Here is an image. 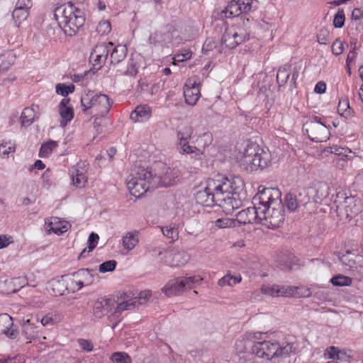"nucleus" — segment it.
<instances>
[{
	"instance_id": "f257e3e1",
	"label": "nucleus",
	"mask_w": 363,
	"mask_h": 363,
	"mask_svg": "<svg viewBox=\"0 0 363 363\" xmlns=\"http://www.w3.org/2000/svg\"><path fill=\"white\" fill-rule=\"evenodd\" d=\"M244 181L239 177L230 179L218 176L202 183L195 193L196 203L203 206H220L225 214H231L242 206L245 198Z\"/></svg>"
},
{
	"instance_id": "f03ea898",
	"label": "nucleus",
	"mask_w": 363,
	"mask_h": 363,
	"mask_svg": "<svg viewBox=\"0 0 363 363\" xmlns=\"http://www.w3.org/2000/svg\"><path fill=\"white\" fill-rule=\"evenodd\" d=\"M281 191L276 188H264L253 197L252 207L236 215L240 224L260 223L267 228H279L284 220Z\"/></svg>"
},
{
	"instance_id": "7ed1b4c3",
	"label": "nucleus",
	"mask_w": 363,
	"mask_h": 363,
	"mask_svg": "<svg viewBox=\"0 0 363 363\" xmlns=\"http://www.w3.org/2000/svg\"><path fill=\"white\" fill-rule=\"evenodd\" d=\"M267 333L256 332L253 337L255 342L252 345V354L264 360H269L274 363L284 362L294 350L290 343L279 344L277 341L265 340Z\"/></svg>"
},
{
	"instance_id": "20e7f679",
	"label": "nucleus",
	"mask_w": 363,
	"mask_h": 363,
	"mask_svg": "<svg viewBox=\"0 0 363 363\" xmlns=\"http://www.w3.org/2000/svg\"><path fill=\"white\" fill-rule=\"evenodd\" d=\"M54 16L60 26L64 28L65 33H67L68 30L70 31L69 35L75 33L85 22L83 11L76 7L72 1H66L57 6Z\"/></svg>"
},
{
	"instance_id": "39448f33",
	"label": "nucleus",
	"mask_w": 363,
	"mask_h": 363,
	"mask_svg": "<svg viewBox=\"0 0 363 363\" xmlns=\"http://www.w3.org/2000/svg\"><path fill=\"white\" fill-rule=\"evenodd\" d=\"M240 166L246 170H256L268 167L271 154L256 143H249L238 158Z\"/></svg>"
},
{
	"instance_id": "423d86ee",
	"label": "nucleus",
	"mask_w": 363,
	"mask_h": 363,
	"mask_svg": "<svg viewBox=\"0 0 363 363\" xmlns=\"http://www.w3.org/2000/svg\"><path fill=\"white\" fill-rule=\"evenodd\" d=\"M256 26L253 19H243L241 26H233L225 29L223 35L222 45L229 49H233L241 43L249 40L252 34V27Z\"/></svg>"
},
{
	"instance_id": "0eeeda50",
	"label": "nucleus",
	"mask_w": 363,
	"mask_h": 363,
	"mask_svg": "<svg viewBox=\"0 0 363 363\" xmlns=\"http://www.w3.org/2000/svg\"><path fill=\"white\" fill-rule=\"evenodd\" d=\"M155 183L152 172L146 169H140L126 179L127 189L135 198L143 196L150 187L155 188Z\"/></svg>"
},
{
	"instance_id": "6e6552de",
	"label": "nucleus",
	"mask_w": 363,
	"mask_h": 363,
	"mask_svg": "<svg viewBox=\"0 0 363 363\" xmlns=\"http://www.w3.org/2000/svg\"><path fill=\"white\" fill-rule=\"evenodd\" d=\"M110 108V100L106 94H99L92 96V114L95 117L94 128L98 134L103 130L106 120L105 116Z\"/></svg>"
},
{
	"instance_id": "1a4fd4ad",
	"label": "nucleus",
	"mask_w": 363,
	"mask_h": 363,
	"mask_svg": "<svg viewBox=\"0 0 363 363\" xmlns=\"http://www.w3.org/2000/svg\"><path fill=\"white\" fill-rule=\"evenodd\" d=\"M308 138L315 143H322L329 138L330 130L324 120L319 116H313L303 125Z\"/></svg>"
},
{
	"instance_id": "9d476101",
	"label": "nucleus",
	"mask_w": 363,
	"mask_h": 363,
	"mask_svg": "<svg viewBox=\"0 0 363 363\" xmlns=\"http://www.w3.org/2000/svg\"><path fill=\"white\" fill-rule=\"evenodd\" d=\"M91 272L88 269H82L72 274L62 277V284L69 293H74L80 290L83 286L89 285Z\"/></svg>"
},
{
	"instance_id": "9b49d317",
	"label": "nucleus",
	"mask_w": 363,
	"mask_h": 363,
	"mask_svg": "<svg viewBox=\"0 0 363 363\" xmlns=\"http://www.w3.org/2000/svg\"><path fill=\"white\" fill-rule=\"evenodd\" d=\"M185 101L190 106H194L201 96L200 82L196 77L189 78L184 86Z\"/></svg>"
},
{
	"instance_id": "f8f14e48",
	"label": "nucleus",
	"mask_w": 363,
	"mask_h": 363,
	"mask_svg": "<svg viewBox=\"0 0 363 363\" xmlns=\"http://www.w3.org/2000/svg\"><path fill=\"white\" fill-rule=\"evenodd\" d=\"M162 255L164 263L172 267L184 266L190 259L187 252L174 249L166 250Z\"/></svg>"
},
{
	"instance_id": "ddd939ff",
	"label": "nucleus",
	"mask_w": 363,
	"mask_h": 363,
	"mask_svg": "<svg viewBox=\"0 0 363 363\" xmlns=\"http://www.w3.org/2000/svg\"><path fill=\"white\" fill-rule=\"evenodd\" d=\"M113 43L103 42L95 46L92 50V55H94V62L92 63V74L101 69L104 66L109 53L108 48H111Z\"/></svg>"
},
{
	"instance_id": "4468645a",
	"label": "nucleus",
	"mask_w": 363,
	"mask_h": 363,
	"mask_svg": "<svg viewBox=\"0 0 363 363\" xmlns=\"http://www.w3.org/2000/svg\"><path fill=\"white\" fill-rule=\"evenodd\" d=\"M160 169L162 170L161 174L152 176L155 181V187L158 186H168L174 185L177 182L178 177L177 172L169 167H166L164 164H160Z\"/></svg>"
},
{
	"instance_id": "2eb2a0df",
	"label": "nucleus",
	"mask_w": 363,
	"mask_h": 363,
	"mask_svg": "<svg viewBox=\"0 0 363 363\" xmlns=\"http://www.w3.org/2000/svg\"><path fill=\"white\" fill-rule=\"evenodd\" d=\"M310 201V197L305 189H302L298 194H287L285 196L286 206L290 211H296L300 206H306Z\"/></svg>"
},
{
	"instance_id": "dca6fc26",
	"label": "nucleus",
	"mask_w": 363,
	"mask_h": 363,
	"mask_svg": "<svg viewBox=\"0 0 363 363\" xmlns=\"http://www.w3.org/2000/svg\"><path fill=\"white\" fill-rule=\"evenodd\" d=\"M58 113L60 116V125L65 127L74 118V109L69 98H63L58 105Z\"/></svg>"
},
{
	"instance_id": "f3484780",
	"label": "nucleus",
	"mask_w": 363,
	"mask_h": 363,
	"mask_svg": "<svg viewBox=\"0 0 363 363\" xmlns=\"http://www.w3.org/2000/svg\"><path fill=\"white\" fill-rule=\"evenodd\" d=\"M18 332L13 325V318L7 313L0 314V335H5L10 339H15Z\"/></svg>"
},
{
	"instance_id": "a211bd4d",
	"label": "nucleus",
	"mask_w": 363,
	"mask_h": 363,
	"mask_svg": "<svg viewBox=\"0 0 363 363\" xmlns=\"http://www.w3.org/2000/svg\"><path fill=\"white\" fill-rule=\"evenodd\" d=\"M70 224L57 217H52L45 222V229L48 234L54 233L60 235L67 232Z\"/></svg>"
},
{
	"instance_id": "6ab92c4d",
	"label": "nucleus",
	"mask_w": 363,
	"mask_h": 363,
	"mask_svg": "<svg viewBox=\"0 0 363 363\" xmlns=\"http://www.w3.org/2000/svg\"><path fill=\"white\" fill-rule=\"evenodd\" d=\"M115 307V300L112 298H98L93 306V314L96 318H101L112 311Z\"/></svg>"
},
{
	"instance_id": "aec40b11",
	"label": "nucleus",
	"mask_w": 363,
	"mask_h": 363,
	"mask_svg": "<svg viewBox=\"0 0 363 363\" xmlns=\"http://www.w3.org/2000/svg\"><path fill=\"white\" fill-rule=\"evenodd\" d=\"M251 4L247 1H228L223 13L227 18H233L240 16L242 13H246L251 9Z\"/></svg>"
},
{
	"instance_id": "412c9836",
	"label": "nucleus",
	"mask_w": 363,
	"mask_h": 363,
	"mask_svg": "<svg viewBox=\"0 0 363 363\" xmlns=\"http://www.w3.org/2000/svg\"><path fill=\"white\" fill-rule=\"evenodd\" d=\"M30 1H16L15 8L12 12V17L14 20L15 25L19 27L20 25L27 19L28 16V11L31 7Z\"/></svg>"
},
{
	"instance_id": "4be33fe9",
	"label": "nucleus",
	"mask_w": 363,
	"mask_h": 363,
	"mask_svg": "<svg viewBox=\"0 0 363 363\" xmlns=\"http://www.w3.org/2000/svg\"><path fill=\"white\" fill-rule=\"evenodd\" d=\"M140 231L134 230L125 233L120 240V243L123 247L125 253L134 250L140 242Z\"/></svg>"
},
{
	"instance_id": "5701e85b",
	"label": "nucleus",
	"mask_w": 363,
	"mask_h": 363,
	"mask_svg": "<svg viewBox=\"0 0 363 363\" xmlns=\"http://www.w3.org/2000/svg\"><path fill=\"white\" fill-rule=\"evenodd\" d=\"M21 335L26 340V342H31L33 340L38 338L40 335L39 326L31 321L28 320H22L21 323Z\"/></svg>"
},
{
	"instance_id": "b1692460",
	"label": "nucleus",
	"mask_w": 363,
	"mask_h": 363,
	"mask_svg": "<svg viewBox=\"0 0 363 363\" xmlns=\"http://www.w3.org/2000/svg\"><path fill=\"white\" fill-rule=\"evenodd\" d=\"M261 291L262 294L276 297L279 296H291L294 294V290L292 287H284L277 284H265L261 287Z\"/></svg>"
},
{
	"instance_id": "393cba45",
	"label": "nucleus",
	"mask_w": 363,
	"mask_h": 363,
	"mask_svg": "<svg viewBox=\"0 0 363 363\" xmlns=\"http://www.w3.org/2000/svg\"><path fill=\"white\" fill-rule=\"evenodd\" d=\"M248 341L245 338L239 339L235 342V350L239 357L240 363H252V350H247Z\"/></svg>"
},
{
	"instance_id": "a878e982",
	"label": "nucleus",
	"mask_w": 363,
	"mask_h": 363,
	"mask_svg": "<svg viewBox=\"0 0 363 363\" xmlns=\"http://www.w3.org/2000/svg\"><path fill=\"white\" fill-rule=\"evenodd\" d=\"M84 163H78L72 169V177L73 184L77 187H83L87 182V176L84 170Z\"/></svg>"
},
{
	"instance_id": "bb28decb",
	"label": "nucleus",
	"mask_w": 363,
	"mask_h": 363,
	"mask_svg": "<svg viewBox=\"0 0 363 363\" xmlns=\"http://www.w3.org/2000/svg\"><path fill=\"white\" fill-rule=\"evenodd\" d=\"M163 292L168 296L177 295L186 291L182 277L169 281L163 288Z\"/></svg>"
},
{
	"instance_id": "cd10ccee",
	"label": "nucleus",
	"mask_w": 363,
	"mask_h": 363,
	"mask_svg": "<svg viewBox=\"0 0 363 363\" xmlns=\"http://www.w3.org/2000/svg\"><path fill=\"white\" fill-rule=\"evenodd\" d=\"M39 107L36 105H32L30 107L25 108L21 116V123L22 125L29 126L34 121L38 119L39 113H38Z\"/></svg>"
},
{
	"instance_id": "c85d7f7f",
	"label": "nucleus",
	"mask_w": 363,
	"mask_h": 363,
	"mask_svg": "<svg viewBox=\"0 0 363 363\" xmlns=\"http://www.w3.org/2000/svg\"><path fill=\"white\" fill-rule=\"evenodd\" d=\"M152 116V108L147 105L138 106L130 113V119L133 122L147 121Z\"/></svg>"
},
{
	"instance_id": "c756f323",
	"label": "nucleus",
	"mask_w": 363,
	"mask_h": 363,
	"mask_svg": "<svg viewBox=\"0 0 363 363\" xmlns=\"http://www.w3.org/2000/svg\"><path fill=\"white\" fill-rule=\"evenodd\" d=\"M174 33H165L162 31H157L154 33L151 34L149 37V43L152 45H163V44H169L175 45L177 43H174L172 40L173 38Z\"/></svg>"
},
{
	"instance_id": "7c9ffc66",
	"label": "nucleus",
	"mask_w": 363,
	"mask_h": 363,
	"mask_svg": "<svg viewBox=\"0 0 363 363\" xmlns=\"http://www.w3.org/2000/svg\"><path fill=\"white\" fill-rule=\"evenodd\" d=\"M135 301H134L133 298L125 300L121 303H116L115 301V307L112 308L111 315L118 318L123 311L135 308L136 307Z\"/></svg>"
},
{
	"instance_id": "2f4dec72",
	"label": "nucleus",
	"mask_w": 363,
	"mask_h": 363,
	"mask_svg": "<svg viewBox=\"0 0 363 363\" xmlns=\"http://www.w3.org/2000/svg\"><path fill=\"white\" fill-rule=\"evenodd\" d=\"M113 46V45H112ZM111 52L110 57L111 63H118L124 60L127 54V48L123 45H118L115 48H108Z\"/></svg>"
},
{
	"instance_id": "473e14b6",
	"label": "nucleus",
	"mask_w": 363,
	"mask_h": 363,
	"mask_svg": "<svg viewBox=\"0 0 363 363\" xmlns=\"http://www.w3.org/2000/svg\"><path fill=\"white\" fill-rule=\"evenodd\" d=\"M62 320V315L57 311H52L42 317L40 323L43 326H50L59 323Z\"/></svg>"
},
{
	"instance_id": "72a5a7b5",
	"label": "nucleus",
	"mask_w": 363,
	"mask_h": 363,
	"mask_svg": "<svg viewBox=\"0 0 363 363\" xmlns=\"http://www.w3.org/2000/svg\"><path fill=\"white\" fill-rule=\"evenodd\" d=\"M242 281V277L240 275L233 276L230 273H228L225 276L222 277L218 281V285L220 287L225 286H234L239 284Z\"/></svg>"
},
{
	"instance_id": "f704fd0d",
	"label": "nucleus",
	"mask_w": 363,
	"mask_h": 363,
	"mask_svg": "<svg viewBox=\"0 0 363 363\" xmlns=\"http://www.w3.org/2000/svg\"><path fill=\"white\" fill-rule=\"evenodd\" d=\"M161 230L162 234L170 240V242H174L179 238L178 226L174 223L161 228Z\"/></svg>"
},
{
	"instance_id": "c9c22d12",
	"label": "nucleus",
	"mask_w": 363,
	"mask_h": 363,
	"mask_svg": "<svg viewBox=\"0 0 363 363\" xmlns=\"http://www.w3.org/2000/svg\"><path fill=\"white\" fill-rule=\"evenodd\" d=\"M337 111L339 114L345 118L352 116V111L350 106L349 100L346 97L340 98L337 106Z\"/></svg>"
},
{
	"instance_id": "e433bc0d",
	"label": "nucleus",
	"mask_w": 363,
	"mask_h": 363,
	"mask_svg": "<svg viewBox=\"0 0 363 363\" xmlns=\"http://www.w3.org/2000/svg\"><path fill=\"white\" fill-rule=\"evenodd\" d=\"M16 58V53L13 50H7L3 55V59L0 64V70H7L12 65H13Z\"/></svg>"
},
{
	"instance_id": "4c0bfd02",
	"label": "nucleus",
	"mask_w": 363,
	"mask_h": 363,
	"mask_svg": "<svg viewBox=\"0 0 363 363\" xmlns=\"http://www.w3.org/2000/svg\"><path fill=\"white\" fill-rule=\"evenodd\" d=\"M57 147V142L50 140L43 143L39 151V156L41 157H48L52 151Z\"/></svg>"
},
{
	"instance_id": "58836bf2",
	"label": "nucleus",
	"mask_w": 363,
	"mask_h": 363,
	"mask_svg": "<svg viewBox=\"0 0 363 363\" xmlns=\"http://www.w3.org/2000/svg\"><path fill=\"white\" fill-rule=\"evenodd\" d=\"M184 287L186 290L191 289L196 284H200L203 281V277L201 275H194L190 277H182Z\"/></svg>"
},
{
	"instance_id": "ea45409f",
	"label": "nucleus",
	"mask_w": 363,
	"mask_h": 363,
	"mask_svg": "<svg viewBox=\"0 0 363 363\" xmlns=\"http://www.w3.org/2000/svg\"><path fill=\"white\" fill-rule=\"evenodd\" d=\"M330 282L333 285L337 286H348L352 284V281L349 277L338 274L331 278Z\"/></svg>"
},
{
	"instance_id": "a19ab883",
	"label": "nucleus",
	"mask_w": 363,
	"mask_h": 363,
	"mask_svg": "<svg viewBox=\"0 0 363 363\" xmlns=\"http://www.w3.org/2000/svg\"><path fill=\"white\" fill-rule=\"evenodd\" d=\"M191 55L192 52L189 49H182L174 55L172 64L177 65L178 62L186 61L191 57Z\"/></svg>"
},
{
	"instance_id": "79ce46f5",
	"label": "nucleus",
	"mask_w": 363,
	"mask_h": 363,
	"mask_svg": "<svg viewBox=\"0 0 363 363\" xmlns=\"http://www.w3.org/2000/svg\"><path fill=\"white\" fill-rule=\"evenodd\" d=\"M289 65H284L281 67L277 74V80L279 84H285L289 78Z\"/></svg>"
},
{
	"instance_id": "37998d69",
	"label": "nucleus",
	"mask_w": 363,
	"mask_h": 363,
	"mask_svg": "<svg viewBox=\"0 0 363 363\" xmlns=\"http://www.w3.org/2000/svg\"><path fill=\"white\" fill-rule=\"evenodd\" d=\"M55 91L57 94H60L64 98L72 93L74 91V86L72 84H66L64 83H59L55 86Z\"/></svg>"
},
{
	"instance_id": "c03bdc74",
	"label": "nucleus",
	"mask_w": 363,
	"mask_h": 363,
	"mask_svg": "<svg viewBox=\"0 0 363 363\" xmlns=\"http://www.w3.org/2000/svg\"><path fill=\"white\" fill-rule=\"evenodd\" d=\"M16 150V144L11 141L4 142L0 144V157H6L10 153Z\"/></svg>"
},
{
	"instance_id": "a18cd8bd",
	"label": "nucleus",
	"mask_w": 363,
	"mask_h": 363,
	"mask_svg": "<svg viewBox=\"0 0 363 363\" xmlns=\"http://www.w3.org/2000/svg\"><path fill=\"white\" fill-rule=\"evenodd\" d=\"M111 360L113 363H132L130 357L124 352H116L112 354Z\"/></svg>"
},
{
	"instance_id": "49530a36",
	"label": "nucleus",
	"mask_w": 363,
	"mask_h": 363,
	"mask_svg": "<svg viewBox=\"0 0 363 363\" xmlns=\"http://www.w3.org/2000/svg\"><path fill=\"white\" fill-rule=\"evenodd\" d=\"M254 22L256 23V26L252 27V33L255 32L256 28L259 29L262 31H268L269 30H272V29L276 30L275 23L273 22H269L266 19H262V21L259 23L255 21Z\"/></svg>"
},
{
	"instance_id": "de8ad7c7",
	"label": "nucleus",
	"mask_w": 363,
	"mask_h": 363,
	"mask_svg": "<svg viewBox=\"0 0 363 363\" xmlns=\"http://www.w3.org/2000/svg\"><path fill=\"white\" fill-rule=\"evenodd\" d=\"M193 128L191 125H186L181 127L177 133V139H189L190 140L193 134Z\"/></svg>"
},
{
	"instance_id": "09e8293b",
	"label": "nucleus",
	"mask_w": 363,
	"mask_h": 363,
	"mask_svg": "<svg viewBox=\"0 0 363 363\" xmlns=\"http://www.w3.org/2000/svg\"><path fill=\"white\" fill-rule=\"evenodd\" d=\"M177 147L181 154H189L194 146L189 145V139H177Z\"/></svg>"
},
{
	"instance_id": "8fccbe9b",
	"label": "nucleus",
	"mask_w": 363,
	"mask_h": 363,
	"mask_svg": "<svg viewBox=\"0 0 363 363\" xmlns=\"http://www.w3.org/2000/svg\"><path fill=\"white\" fill-rule=\"evenodd\" d=\"M177 147L181 154H189L194 146L189 145V139H177Z\"/></svg>"
},
{
	"instance_id": "3c124183",
	"label": "nucleus",
	"mask_w": 363,
	"mask_h": 363,
	"mask_svg": "<svg viewBox=\"0 0 363 363\" xmlns=\"http://www.w3.org/2000/svg\"><path fill=\"white\" fill-rule=\"evenodd\" d=\"M152 293L149 290H145L140 291L138 296L133 298L135 301V306L138 307L140 305H143L147 302L150 298Z\"/></svg>"
},
{
	"instance_id": "603ef678",
	"label": "nucleus",
	"mask_w": 363,
	"mask_h": 363,
	"mask_svg": "<svg viewBox=\"0 0 363 363\" xmlns=\"http://www.w3.org/2000/svg\"><path fill=\"white\" fill-rule=\"evenodd\" d=\"M345 21V15L344 11L342 9H339L336 13L335 14L333 24L335 28H342Z\"/></svg>"
},
{
	"instance_id": "864d4df0",
	"label": "nucleus",
	"mask_w": 363,
	"mask_h": 363,
	"mask_svg": "<svg viewBox=\"0 0 363 363\" xmlns=\"http://www.w3.org/2000/svg\"><path fill=\"white\" fill-rule=\"evenodd\" d=\"M236 220L223 218L216 220V225L220 228H233L236 226Z\"/></svg>"
},
{
	"instance_id": "5fc2aeb1",
	"label": "nucleus",
	"mask_w": 363,
	"mask_h": 363,
	"mask_svg": "<svg viewBox=\"0 0 363 363\" xmlns=\"http://www.w3.org/2000/svg\"><path fill=\"white\" fill-rule=\"evenodd\" d=\"M340 351L339 348L335 346H330L325 349L323 355L325 359L337 360Z\"/></svg>"
},
{
	"instance_id": "6e6d98bb",
	"label": "nucleus",
	"mask_w": 363,
	"mask_h": 363,
	"mask_svg": "<svg viewBox=\"0 0 363 363\" xmlns=\"http://www.w3.org/2000/svg\"><path fill=\"white\" fill-rule=\"evenodd\" d=\"M111 30V23L108 21L100 22L96 27V32L101 35H107Z\"/></svg>"
},
{
	"instance_id": "4d7b16f0",
	"label": "nucleus",
	"mask_w": 363,
	"mask_h": 363,
	"mask_svg": "<svg viewBox=\"0 0 363 363\" xmlns=\"http://www.w3.org/2000/svg\"><path fill=\"white\" fill-rule=\"evenodd\" d=\"M116 267L115 260H108L99 265V270L101 273L112 272Z\"/></svg>"
},
{
	"instance_id": "13d9d810",
	"label": "nucleus",
	"mask_w": 363,
	"mask_h": 363,
	"mask_svg": "<svg viewBox=\"0 0 363 363\" xmlns=\"http://www.w3.org/2000/svg\"><path fill=\"white\" fill-rule=\"evenodd\" d=\"M331 152L337 155H341L342 157H345L346 158L351 157V155L352 154V152L350 149L347 147H337L334 146L332 147Z\"/></svg>"
},
{
	"instance_id": "bf43d9fd",
	"label": "nucleus",
	"mask_w": 363,
	"mask_h": 363,
	"mask_svg": "<svg viewBox=\"0 0 363 363\" xmlns=\"http://www.w3.org/2000/svg\"><path fill=\"white\" fill-rule=\"evenodd\" d=\"M89 71H86L84 72V74H73L71 77V79L73 82L78 83L82 82V85H87L89 82L87 79H86V76L89 74Z\"/></svg>"
},
{
	"instance_id": "052dcab7",
	"label": "nucleus",
	"mask_w": 363,
	"mask_h": 363,
	"mask_svg": "<svg viewBox=\"0 0 363 363\" xmlns=\"http://www.w3.org/2000/svg\"><path fill=\"white\" fill-rule=\"evenodd\" d=\"M13 242V238L11 235L7 234L0 235V250L7 247Z\"/></svg>"
},
{
	"instance_id": "680f3d73",
	"label": "nucleus",
	"mask_w": 363,
	"mask_h": 363,
	"mask_svg": "<svg viewBox=\"0 0 363 363\" xmlns=\"http://www.w3.org/2000/svg\"><path fill=\"white\" fill-rule=\"evenodd\" d=\"M213 141V135L209 132L203 133L201 138L199 140V144L201 145L203 147H208Z\"/></svg>"
},
{
	"instance_id": "e2e57ef3",
	"label": "nucleus",
	"mask_w": 363,
	"mask_h": 363,
	"mask_svg": "<svg viewBox=\"0 0 363 363\" xmlns=\"http://www.w3.org/2000/svg\"><path fill=\"white\" fill-rule=\"evenodd\" d=\"M331 50L334 55H340L344 50L342 42L340 40H336L335 42H333Z\"/></svg>"
},
{
	"instance_id": "0e129e2a",
	"label": "nucleus",
	"mask_w": 363,
	"mask_h": 363,
	"mask_svg": "<svg viewBox=\"0 0 363 363\" xmlns=\"http://www.w3.org/2000/svg\"><path fill=\"white\" fill-rule=\"evenodd\" d=\"M188 155H191V157L196 160L202 161L205 158L203 152L195 146L192 147V151Z\"/></svg>"
},
{
	"instance_id": "69168bd1",
	"label": "nucleus",
	"mask_w": 363,
	"mask_h": 363,
	"mask_svg": "<svg viewBox=\"0 0 363 363\" xmlns=\"http://www.w3.org/2000/svg\"><path fill=\"white\" fill-rule=\"evenodd\" d=\"M77 342L81 350L86 352L91 351V343L88 340L79 338L78 339Z\"/></svg>"
},
{
	"instance_id": "338daca9",
	"label": "nucleus",
	"mask_w": 363,
	"mask_h": 363,
	"mask_svg": "<svg viewBox=\"0 0 363 363\" xmlns=\"http://www.w3.org/2000/svg\"><path fill=\"white\" fill-rule=\"evenodd\" d=\"M292 289L294 291L296 290V294H297L298 295H300L301 296L308 297V296H310L311 294V291L310 289H308V288L296 287V288H292ZM294 292L295 291H294Z\"/></svg>"
},
{
	"instance_id": "774afa93",
	"label": "nucleus",
	"mask_w": 363,
	"mask_h": 363,
	"mask_svg": "<svg viewBox=\"0 0 363 363\" xmlns=\"http://www.w3.org/2000/svg\"><path fill=\"white\" fill-rule=\"evenodd\" d=\"M326 91V84L324 82H318L315 86V88H314V91L316 93V94H323L325 93Z\"/></svg>"
}]
</instances>
